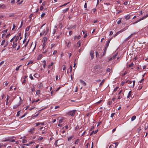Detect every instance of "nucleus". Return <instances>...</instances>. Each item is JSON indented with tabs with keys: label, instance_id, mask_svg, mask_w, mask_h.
Returning <instances> with one entry per match:
<instances>
[{
	"label": "nucleus",
	"instance_id": "obj_1",
	"mask_svg": "<svg viewBox=\"0 0 148 148\" xmlns=\"http://www.w3.org/2000/svg\"><path fill=\"white\" fill-rule=\"evenodd\" d=\"M49 30V28L48 27H47L45 29H43L42 30H40V32H41L40 34V36H42L44 34L45 35L47 34Z\"/></svg>",
	"mask_w": 148,
	"mask_h": 148
},
{
	"label": "nucleus",
	"instance_id": "obj_2",
	"mask_svg": "<svg viewBox=\"0 0 148 148\" xmlns=\"http://www.w3.org/2000/svg\"><path fill=\"white\" fill-rule=\"evenodd\" d=\"M135 80L132 81H130L128 83V86L130 88H133L135 85Z\"/></svg>",
	"mask_w": 148,
	"mask_h": 148
},
{
	"label": "nucleus",
	"instance_id": "obj_3",
	"mask_svg": "<svg viewBox=\"0 0 148 148\" xmlns=\"http://www.w3.org/2000/svg\"><path fill=\"white\" fill-rule=\"evenodd\" d=\"M76 111L75 110H73L69 111L67 113L68 115L72 116H74L75 114V112Z\"/></svg>",
	"mask_w": 148,
	"mask_h": 148
},
{
	"label": "nucleus",
	"instance_id": "obj_4",
	"mask_svg": "<svg viewBox=\"0 0 148 148\" xmlns=\"http://www.w3.org/2000/svg\"><path fill=\"white\" fill-rule=\"evenodd\" d=\"M118 53L113 54L112 56H110L109 58H108V61H110L113 60L114 59L116 58L117 55Z\"/></svg>",
	"mask_w": 148,
	"mask_h": 148
},
{
	"label": "nucleus",
	"instance_id": "obj_5",
	"mask_svg": "<svg viewBox=\"0 0 148 148\" xmlns=\"http://www.w3.org/2000/svg\"><path fill=\"white\" fill-rule=\"evenodd\" d=\"M148 16V14H147V15H146L144 16L143 17L141 18H140V19H139V20H137V21H136V22H134V23H133V24L134 25L136 23H137L139 22V21H140L146 18H147V17Z\"/></svg>",
	"mask_w": 148,
	"mask_h": 148
},
{
	"label": "nucleus",
	"instance_id": "obj_6",
	"mask_svg": "<svg viewBox=\"0 0 148 148\" xmlns=\"http://www.w3.org/2000/svg\"><path fill=\"white\" fill-rule=\"evenodd\" d=\"M14 40L13 42H17V41L19 39V36H14Z\"/></svg>",
	"mask_w": 148,
	"mask_h": 148
},
{
	"label": "nucleus",
	"instance_id": "obj_7",
	"mask_svg": "<svg viewBox=\"0 0 148 148\" xmlns=\"http://www.w3.org/2000/svg\"><path fill=\"white\" fill-rule=\"evenodd\" d=\"M75 138V136L74 135H72V136L68 137L67 138V140L68 141H70L72 140L74 138Z\"/></svg>",
	"mask_w": 148,
	"mask_h": 148
},
{
	"label": "nucleus",
	"instance_id": "obj_8",
	"mask_svg": "<svg viewBox=\"0 0 148 148\" xmlns=\"http://www.w3.org/2000/svg\"><path fill=\"white\" fill-rule=\"evenodd\" d=\"M10 140V137H8L6 138H4L2 140V141L5 142L7 141H9Z\"/></svg>",
	"mask_w": 148,
	"mask_h": 148
},
{
	"label": "nucleus",
	"instance_id": "obj_9",
	"mask_svg": "<svg viewBox=\"0 0 148 148\" xmlns=\"http://www.w3.org/2000/svg\"><path fill=\"white\" fill-rule=\"evenodd\" d=\"M111 40V39H110L109 40L106 41V46H105V48H107L109 46L110 41Z\"/></svg>",
	"mask_w": 148,
	"mask_h": 148
},
{
	"label": "nucleus",
	"instance_id": "obj_10",
	"mask_svg": "<svg viewBox=\"0 0 148 148\" xmlns=\"http://www.w3.org/2000/svg\"><path fill=\"white\" fill-rule=\"evenodd\" d=\"M94 52L93 51H92V50H91V51H90V56H91V59H93V58H94Z\"/></svg>",
	"mask_w": 148,
	"mask_h": 148
},
{
	"label": "nucleus",
	"instance_id": "obj_11",
	"mask_svg": "<svg viewBox=\"0 0 148 148\" xmlns=\"http://www.w3.org/2000/svg\"><path fill=\"white\" fill-rule=\"evenodd\" d=\"M122 19L121 18H118L116 21H117V23L118 24H119L121 23Z\"/></svg>",
	"mask_w": 148,
	"mask_h": 148
},
{
	"label": "nucleus",
	"instance_id": "obj_12",
	"mask_svg": "<svg viewBox=\"0 0 148 148\" xmlns=\"http://www.w3.org/2000/svg\"><path fill=\"white\" fill-rule=\"evenodd\" d=\"M128 27L127 26L124 28L121 29V30L119 31V32H120V33L123 32L125 31V30H126L128 28Z\"/></svg>",
	"mask_w": 148,
	"mask_h": 148
},
{
	"label": "nucleus",
	"instance_id": "obj_13",
	"mask_svg": "<svg viewBox=\"0 0 148 148\" xmlns=\"http://www.w3.org/2000/svg\"><path fill=\"white\" fill-rule=\"evenodd\" d=\"M134 35V34H131L130 36H129L127 38H126L125 40V41H127L129 39H130Z\"/></svg>",
	"mask_w": 148,
	"mask_h": 148
},
{
	"label": "nucleus",
	"instance_id": "obj_14",
	"mask_svg": "<svg viewBox=\"0 0 148 148\" xmlns=\"http://www.w3.org/2000/svg\"><path fill=\"white\" fill-rule=\"evenodd\" d=\"M13 47L14 49H16V46H18L17 42H13Z\"/></svg>",
	"mask_w": 148,
	"mask_h": 148
},
{
	"label": "nucleus",
	"instance_id": "obj_15",
	"mask_svg": "<svg viewBox=\"0 0 148 148\" xmlns=\"http://www.w3.org/2000/svg\"><path fill=\"white\" fill-rule=\"evenodd\" d=\"M0 8H2L3 9H4L6 8L5 5L3 4H0Z\"/></svg>",
	"mask_w": 148,
	"mask_h": 148
},
{
	"label": "nucleus",
	"instance_id": "obj_16",
	"mask_svg": "<svg viewBox=\"0 0 148 148\" xmlns=\"http://www.w3.org/2000/svg\"><path fill=\"white\" fill-rule=\"evenodd\" d=\"M35 130V128H32L30 129L29 131V132H31V134H33V131H34Z\"/></svg>",
	"mask_w": 148,
	"mask_h": 148
},
{
	"label": "nucleus",
	"instance_id": "obj_17",
	"mask_svg": "<svg viewBox=\"0 0 148 148\" xmlns=\"http://www.w3.org/2000/svg\"><path fill=\"white\" fill-rule=\"evenodd\" d=\"M80 82L82 84H83V85L84 86H86V83L84 81L80 79Z\"/></svg>",
	"mask_w": 148,
	"mask_h": 148
},
{
	"label": "nucleus",
	"instance_id": "obj_18",
	"mask_svg": "<svg viewBox=\"0 0 148 148\" xmlns=\"http://www.w3.org/2000/svg\"><path fill=\"white\" fill-rule=\"evenodd\" d=\"M131 16V15H128L127 16H125L124 18L126 20H128L130 18Z\"/></svg>",
	"mask_w": 148,
	"mask_h": 148
},
{
	"label": "nucleus",
	"instance_id": "obj_19",
	"mask_svg": "<svg viewBox=\"0 0 148 148\" xmlns=\"http://www.w3.org/2000/svg\"><path fill=\"white\" fill-rule=\"evenodd\" d=\"M21 104V103L19 102L18 104L14 105L13 107V108L14 109L16 108L18 106L20 105Z\"/></svg>",
	"mask_w": 148,
	"mask_h": 148
},
{
	"label": "nucleus",
	"instance_id": "obj_20",
	"mask_svg": "<svg viewBox=\"0 0 148 148\" xmlns=\"http://www.w3.org/2000/svg\"><path fill=\"white\" fill-rule=\"evenodd\" d=\"M47 40V38L46 37H44L42 40V42H46Z\"/></svg>",
	"mask_w": 148,
	"mask_h": 148
},
{
	"label": "nucleus",
	"instance_id": "obj_21",
	"mask_svg": "<svg viewBox=\"0 0 148 148\" xmlns=\"http://www.w3.org/2000/svg\"><path fill=\"white\" fill-rule=\"evenodd\" d=\"M15 14L14 13H12L9 14V17H12L14 16Z\"/></svg>",
	"mask_w": 148,
	"mask_h": 148
},
{
	"label": "nucleus",
	"instance_id": "obj_22",
	"mask_svg": "<svg viewBox=\"0 0 148 148\" xmlns=\"http://www.w3.org/2000/svg\"><path fill=\"white\" fill-rule=\"evenodd\" d=\"M42 57V54H40L38 56L37 59L38 60H40L41 59Z\"/></svg>",
	"mask_w": 148,
	"mask_h": 148
},
{
	"label": "nucleus",
	"instance_id": "obj_23",
	"mask_svg": "<svg viewBox=\"0 0 148 148\" xmlns=\"http://www.w3.org/2000/svg\"><path fill=\"white\" fill-rule=\"evenodd\" d=\"M80 35H78V36H75V37L74 39L75 40L76 39H79L80 38Z\"/></svg>",
	"mask_w": 148,
	"mask_h": 148
},
{
	"label": "nucleus",
	"instance_id": "obj_24",
	"mask_svg": "<svg viewBox=\"0 0 148 148\" xmlns=\"http://www.w3.org/2000/svg\"><path fill=\"white\" fill-rule=\"evenodd\" d=\"M131 93H132V91H130L129 93H128V95L127 96V97L128 98H129V97H131Z\"/></svg>",
	"mask_w": 148,
	"mask_h": 148
},
{
	"label": "nucleus",
	"instance_id": "obj_25",
	"mask_svg": "<svg viewBox=\"0 0 148 148\" xmlns=\"http://www.w3.org/2000/svg\"><path fill=\"white\" fill-rule=\"evenodd\" d=\"M38 87L39 88H41L43 87V84L42 83H40L38 84Z\"/></svg>",
	"mask_w": 148,
	"mask_h": 148
},
{
	"label": "nucleus",
	"instance_id": "obj_26",
	"mask_svg": "<svg viewBox=\"0 0 148 148\" xmlns=\"http://www.w3.org/2000/svg\"><path fill=\"white\" fill-rule=\"evenodd\" d=\"M47 49H45V48H44L43 49V50H42V53H47Z\"/></svg>",
	"mask_w": 148,
	"mask_h": 148
},
{
	"label": "nucleus",
	"instance_id": "obj_27",
	"mask_svg": "<svg viewBox=\"0 0 148 148\" xmlns=\"http://www.w3.org/2000/svg\"><path fill=\"white\" fill-rule=\"evenodd\" d=\"M71 46V42L70 41H69L67 44V47H68L69 48Z\"/></svg>",
	"mask_w": 148,
	"mask_h": 148
},
{
	"label": "nucleus",
	"instance_id": "obj_28",
	"mask_svg": "<svg viewBox=\"0 0 148 148\" xmlns=\"http://www.w3.org/2000/svg\"><path fill=\"white\" fill-rule=\"evenodd\" d=\"M69 9V8H66L65 9H64L63 10V12L64 13L66 12Z\"/></svg>",
	"mask_w": 148,
	"mask_h": 148
},
{
	"label": "nucleus",
	"instance_id": "obj_29",
	"mask_svg": "<svg viewBox=\"0 0 148 148\" xmlns=\"http://www.w3.org/2000/svg\"><path fill=\"white\" fill-rule=\"evenodd\" d=\"M136 118V116H133L131 118V121H134Z\"/></svg>",
	"mask_w": 148,
	"mask_h": 148
},
{
	"label": "nucleus",
	"instance_id": "obj_30",
	"mask_svg": "<svg viewBox=\"0 0 148 148\" xmlns=\"http://www.w3.org/2000/svg\"><path fill=\"white\" fill-rule=\"evenodd\" d=\"M34 76L35 77L38 78L39 77V75L38 74L36 73L34 74Z\"/></svg>",
	"mask_w": 148,
	"mask_h": 148
},
{
	"label": "nucleus",
	"instance_id": "obj_31",
	"mask_svg": "<svg viewBox=\"0 0 148 148\" xmlns=\"http://www.w3.org/2000/svg\"><path fill=\"white\" fill-rule=\"evenodd\" d=\"M43 66L44 68H45V67L46 66V61H44L43 62Z\"/></svg>",
	"mask_w": 148,
	"mask_h": 148
},
{
	"label": "nucleus",
	"instance_id": "obj_32",
	"mask_svg": "<svg viewBox=\"0 0 148 148\" xmlns=\"http://www.w3.org/2000/svg\"><path fill=\"white\" fill-rule=\"evenodd\" d=\"M5 39L3 40H2V42L1 43V46H3V45L5 44Z\"/></svg>",
	"mask_w": 148,
	"mask_h": 148
},
{
	"label": "nucleus",
	"instance_id": "obj_33",
	"mask_svg": "<svg viewBox=\"0 0 148 148\" xmlns=\"http://www.w3.org/2000/svg\"><path fill=\"white\" fill-rule=\"evenodd\" d=\"M107 49V48H106L105 47V48H104V51H103V56H104L105 54Z\"/></svg>",
	"mask_w": 148,
	"mask_h": 148
},
{
	"label": "nucleus",
	"instance_id": "obj_34",
	"mask_svg": "<svg viewBox=\"0 0 148 148\" xmlns=\"http://www.w3.org/2000/svg\"><path fill=\"white\" fill-rule=\"evenodd\" d=\"M105 79H103L102 80V81L100 83V85L101 86V85H103V84L105 82Z\"/></svg>",
	"mask_w": 148,
	"mask_h": 148
},
{
	"label": "nucleus",
	"instance_id": "obj_35",
	"mask_svg": "<svg viewBox=\"0 0 148 148\" xmlns=\"http://www.w3.org/2000/svg\"><path fill=\"white\" fill-rule=\"evenodd\" d=\"M98 131V130H95V131H92V132H91V133L90 134V135H91L93 133H94V134H96V133H97V132Z\"/></svg>",
	"mask_w": 148,
	"mask_h": 148
},
{
	"label": "nucleus",
	"instance_id": "obj_36",
	"mask_svg": "<svg viewBox=\"0 0 148 148\" xmlns=\"http://www.w3.org/2000/svg\"><path fill=\"white\" fill-rule=\"evenodd\" d=\"M134 64L133 63H132L131 64H129L128 66V67L129 68H130L131 67L133 66H134Z\"/></svg>",
	"mask_w": 148,
	"mask_h": 148
},
{
	"label": "nucleus",
	"instance_id": "obj_37",
	"mask_svg": "<svg viewBox=\"0 0 148 148\" xmlns=\"http://www.w3.org/2000/svg\"><path fill=\"white\" fill-rule=\"evenodd\" d=\"M119 88L118 86H116V88L114 89L113 92H115L117 90H119L118 89Z\"/></svg>",
	"mask_w": 148,
	"mask_h": 148
},
{
	"label": "nucleus",
	"instance_id": "obj_38",
	"mask_svg": "<svg viewBox=\"0 0 148 148\" xmlns=\"http://www.w3.org/2000/svg\"><path fill=\"white\" fill-rule=\"evenodd\" d=\"M45 43L46 42H42V48L43 49H44V47L45 46V45H46Z\"/></svg>",
	"mask_w": 148,
	"mask_h": 148
},
{
	"label": "nucleus",
	"instance_id": "obj_39",
	"mask_svg": "<svg viewBox=\"0 0 148 148\" xmlns=\"http://www.w3.org/2000/svg\"><path fill=\"white\" fill-rule=\"evenodd\" d=\"M53 62H52L51 63V64L49 65L48 68L49 69H50L51 67V66H52L53 65Z\"/></svg>",
	"mask_w": 148,
	"mask_h": 148
},
{
	"label": "nucleus",
	"instance_id": "obj_40",
	"mask_svg": "<svg viewBox=\"0 0 148 148\" xmlns=\"http://www.w3.org/2000/svg\"><path fill=\"white\" fill-rule=\"evenodd\" d=\"M8 43H9V42H8V41H7L6 42V43L5 44V46L4 47H6L8 45Z\"/></svg>",
	"mask_w": 148,
	"mask_h": 148
},
{
	"label": "nucleus",
	"instance_id": "obj_41",
	"mask_svg": "<svg viewBox=\"0 0 148 148\" xmlns=\"http://www.w3.org/2000/svg\"><path fill=\"white\" fill-rule=\"evenodd\" d=\"M81 41L79 40V41L77 43V44L78 45V47H79L81 45Z\"/></svg>",
	"mask_w": 148,
	"mask_h": 148
},
{
	"label": "nucleus",
	"instance_id": "obj_42",
	"mask_svg": "<svg viewBox=\"0 0 148 148\" xmlns=\"http://www.w3.org/2000/svg\"><path fill=\"white\" fill-rule=\"evenodd\" d=\"M21 66V65H19L17 67L16 69V71H18L20 67Z\"/></svg>",
	"mask_w": 148,
	"mask_h": 148
},
{
	"label": "nucleus",
	"instance_id": "obj_43",
	"mask_svg": "<svg viewBox=\"0 0 148 148\" xmlns=\"http://www.w3.org/2000/svg\"><path fill=\"white\" fill-rule=\"evenodd\" d=\"M40 90H37L36 92V94L38 95L40 93Z\"/></svg>",
	"mask_w": 148,
	"mask_h": 148
},
{
	"label": "nucleus",
	"instance_id": "obj_44",
	"mask_svg": "<svg viewBox=\"0 0 148 148\" xmlns=\"http://www.w3.org/2000/svg\"><path fill=\"white\" fill-rule=\"evenodd\" d=\"M27 142V140L26 139H23L22 141V143H26Z\"/></svg>",
	"mask_w": 148,
	"mask_h": 148
},
{
	"label": "nucleus",
	"instance_id": "obj_45",
	"mask_svg": "<svg viewBox=\"0 0 148 148\" xmlns=\"http://www.w3.org/2000/svg\"><path fill=\"white\" fill-rule=\"evenodd\" d=\"M43 137L40 136L39 137L38 139V140H40V141L41 140L43 139Z\"/></svg>",
	"mask_w": 148,
	"mask_h": 148
},
{
	"label": "nucleus",
	"instance_id": "obj_46",
	"mask_svg": "<svg viewBox=\"0 0 148 148\" xmlns=\"http://www.w3.org/2000/svg\"><path fill=\"white\" fill-rule=\"evenodd\" d=\"M29 77L32 80H33L34 79V78L32 76V74H30Z\"/></svg>",
	"mask_w": 148,
	"mask_h": 148
},
{
	"label": "nucleus",
	"instance_id": "obj_47",
	"mask_svg": "<svg viewBox=\"0 0 148 148\" xmlns=\"http://www.w3.org/2000/svg\"><path fill=\"white\" fill-rule=\"evenodd\" d=\"M10 140L9 141L11 142H15V140L14 139H12V138L11 137H10Z\"/></svg>",
	"mask_w": 148,
	"mask_h": 148
},
{
	"label": "nucleus",
	"instance_id": "obj_48",
	"mask_svg": "<svg viewBox=\"0 0 148 148\" xmlns=\"http://www.w3.org/2000/svg\"><path fill=\"white\" fill-rule=\"evenodd\" d=\"M20 45H18V47H16V48L15 49L16 50H18L20 49Z\"/></svg>",
	"mask_w": 148,
	"mask_h": 148
},
{
	"label": "nucleus",
	"instance_id": "obj_49",
	"mask_svg": "<svg viewBox=\"0 0 148 148\" xmlns=\"http://www.w3.org/2000/svg\"><path fill=\"white\" fill-rule=\"evenodd\" d=\"M27 44H27L26 43L25 44V45H24V46L22 48V49H23V48H25V49H26V47L27 46Z\"/></svg>",
	"mask_w": 148,
	"mask_h": 148
},
{
	"label": "nucleus",
	"instance_id": "obj_50",
	"mask_svg": "<svg viewBox=\"0 0 148 148\" xmlns=\"http://www.w3.org/2000/svg\"><path fill=\"white\" fill-rule=\"evenodd\" d=\"M79 139H77L75 142V144H77L78 143L79 141Z\"/></svg>",
	"mask_w": 148,
	"mask_h": 148
},
{
	"label": "nucleus",
	"instance_id": "obj_51",
	"mask_svg": "<svg viewBox=\"0 0 148 148\" xmlns=\"http://www.w3.org/2000/svg\"><path fill=\"white\" fill-rule=\"evenodd\" d=\"M99 56V53L98 52H96V57H98Z\"/></svg>",
	"mask_w": 148,
	"mask_h": 148
},
{
	"label": "nucleus",
	"instance_id": "obj_52",
	"mask_svg": "<svg viewBox=\"0 0 148 148\" xmlns=\"http://www.w3.org/2000/svg\"><path fill=\"white\" fill-rule=\"evenodd\" d=\"M120 33V32L119 31L117 32L114 36V37H115L116 36H117Z\"/></svg>",
	"mask_w": 148,
	"mask_h": 148
},
{
	"label": "nucleus",
	"instance_id": "obj_53",
	"mask_svg": "<svg viewBox=\"0 0 148 148\" xmlns=\"http://www.w3.org/2000/svg\"><path fill=\"white\" fill-rule=\"evenodd\" d=\"M66 69V67L65 66H63V69H62L63 71H64Z\"/></svg>",
	"mask_w": 148,
	"mask_h": 148
},
{
	"label": "nucleus",
	"instance_id": "obj_54",
	"mask_svg": "<svg viewBox=\"0 0 148 148\" xmlns=\"http://www.w3.org/2000/svg\"><path fill=\"white\" fill-rule=\"evenodd\" d=\"M33 63V62L32 61H30L29 62L27 63V65H28L29 64H32Z\"/></svg>",
	"mask_w": 148,
	"mask_h": 148
},
{
	"label": "nucleus",
	"instance_id": "obj_55",
	"mask_svg": "<svg viewBox=\"0 0 148 148\" xmlns=\"http://www.w3.org/2000/svg\"><path fill=\"white\" fill-rule=\"evenodd\" d=\"M102 101V100H100V101H99L98 102H96L95 103H96V104H99L100 103H101V102Z\"/></svg>",
	"mask_w": 148,
	"mask_h": 148
},
{
	"label": "nucleus",
	"instance_id": "obj_56",
	"mask_svg": "<svg viewBox=\"0 0 148 148\" xmlns=\"http://www.w3.org/2000/svg\"><path fill=\"white\" fill-rule=\"evenodd\" d=\"M63 119H61L59 120V123H62L63 122Z\"/></svg>",
	"mask_w": 148,
	"mask_h": 148
},
{
	"label": "nucleus",
	"instance_id": "obj_57",
	"mask_svg": "<svg viewBox=\"0 0 148 148\" xmlns=\"http://www.w3.org/2000/svg\"><path fill=\"white\" fill-rule=\"evenodd\" d=\"M78 87H77V86L76 87H75V91L74 92H77V90H78Z\"/></svg>",
	"mask_w": 148,
	"mask_h": 148
},
{
	"label": "nucleus",
	"instance_id": "obj_58",
	"mask_svg": "<svg viewBox=\"0 0 148 148\" xmlns=\"http://www.w3.org/2000/svg\"><path fill=\"white\" fill-rule=\"evenodd\" d=\"M7 31H8V29H6V30H5L3 31L2 32L3 33H6L7 32Z\"/></svg>",
	"mask_w": 148,
	"mask_h": 148
},
{
	"label": "nucleus",
	"instance_id": "obj_59",
	"mask_svg": "<svg viewBox=\"0 0 148 148\" xmlns=\"http://www.w3.org/2000/svg\"><path fill=\"white\" fill-rule=\"evenodd\" d=\"M144 80V78H142L141 80L139 82V83H141Z\"/></svg>",
	"mask_w": 148,
	"mask_h": 148
},
{
	"label": "nucleus",
	"instance_id": "obj_60",
	"mask_svg": "<svg viewBox=\"0 0 148 148\" xmlns=\"http://www.w3.org/2000/svg\"><path fill=\"white\" fill-rule=\"evenodd\" d=\"M109 148H114V146L111 145L110 146Z\"/></svg>",
	"mask_w": 148,
	"mask_h": 148
},
{
	"label": "nucleus",
	"instance_id": "obj_61",
	"mask_svg": "<svg viewBox=\"0 0 148 148\" xmlns=\"http://www.w3.org/2000/svg\"><path fill=\"white\" fill-rule=\"evenodd\" d=\"M57 53V51L56 50H55L53 52V55H55Z\"/></svg>",
	"mask_w": 148,
	"mask_h": 148
},
{
	"label": "nucleus",
	"instance_id": "obj_62",
	"mask_svg": "<svg viewBox=\"0 0 148 148\" xmlns=\"http://www.w3.org/2000/svg\"><path fill=\"white\" fill-rule=\"evenodd\" d=\"M43 7L42 6H41L40 8V10H43Z\"/></svg>",
	"mask_w": 148,
	"mask_h": 148
},
{
	"label": "nucleus",
	"instance_id": "obj_63",
	"mask_svg": "<svg viewBox=\"0 0 148 148\" xmlns=\"http://www.w3.org/2000/svg\"><path fill=\"white\" fill-rule=\"evenodd\" d=\"M29 28L30 27L29 26L27 27L26 28V31H28L29 30Z\"/></svg>",
	"mask_w": 148,
	"mask_h": 148
},
{
	"label": "nucleus",
	"instance_id": "obj_64",
	"mask_svg": "<svg viewBox=\"0 0 148 148\" xmlns=\"http://www.w3.org/2000/svg\"><path fill=\"white\" fill-rule=\"evenodd\" d=\"M4 62V61H2L0 63V66H1L3 64Z\"/></svg>",
	"mask_w": 148,
	"mask_h": 148
}]
</instances>
